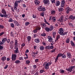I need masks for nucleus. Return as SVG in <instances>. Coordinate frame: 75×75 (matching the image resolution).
Here are the masks:
<instances>
[{
	"label": "nucleus",
	"mask_w": 75,
	"mask_h": 75,
	"mask_svg": "<svg viewBox=\"0 0 75 75\" xmlns=\"http://www.w3.org/2000/svg\"><path fill=\"white\" fill-rule=\"evenodd\" d=\"M50 0H44L43 1V2L44 3V4H47L48 3H49Z\"/></svg>",
	"instance_id": "nucleus-19"
},
{
	"label": "nucleus",
	"mask_w": 75,
	"mask_h": 75,
	"mask_svg": "<svg viewBox=\"0 0 75 75\" xmlns=\"http://www.w3.org/2000/svg\"><path fill=\"white\" fill-rule=\"evenodd\" d=\"M58 33L59 34H60V35H61L62 36H64L65 35H66L67 34H68V32H66L64 33V30L63 28H60L58 31Z\"/></svg>",
	"instance_id": "nucleus-1"
},
{
	"label": "nucleus",
	"mask_w": 75,
	"mask_h": 75,
	"mask_svg": "<svg viewBox=\"0 0 75 75\" xmlns=\"http://www.w3.org/2000/svg\"><path fill=\"white\" fill-rule=\"evenodd\" d=\"M69 18H68V15H66L65 16L64 19V21H66L67 20H68Z\"/></svg>",
	"instance_id": "nucleus-13"
},
{
	"label": "nucleus",
	"mask_w": 75,
	"mask_h": 75,
	"mask_svg": "<svg viewBox=\"0 0 75 75\" xmlns=\"http://www.w3.org/2000/svg\"><path fill=\"white\" fill-rule=\"evenodd\" d=\"M73 10L72 8H70V7H68L65 8L66 13L67 14H69V12L71 11H72Z\"/></svg>",
	"instance_id": "nucleus-2"
},
{
	"label": "nucleus",
	"mask_w": 75,
	"mask_h": 75,
	"mask_svg": "<svg viewBox=\"0 0 75 75\" xmlns=\"http://www.w3.org/2000/svg\"><path fill=\"white\" fill-rule=\"evenodd\" d=\"M41 26L43 27H46V24L44 23H42L41 24Z\"/></svg>",
	"instance_id": "nucleus-23"
},
{
	"label": "nucleus",
	"mask_w": 75,
	"mask_h": 75,
	"mask_svg": "<svg viewBox=\"0 0 75 75\" xmlns=\"http://www.w3.org/2000/svg\"><path fill=\"white\" fill-rule=\"evenodd\" d=\"M38 9L39 11H45V7H42V6H40L38 7Z\"/></svg>",
	"instance_id": "nucleus-4"
},
{
	"label": "nucleus",
	"mask_w": 75,
	"mask_h": 75,
	"mask_svg": "<svg viewBox=\"0 0 75 75\" xmlns=\"http://www.w3.org/2000/svg\"><path fill=\"white\" fill-rule=\"evenodd\" d=\"M75 59L74 58H73L71 60V62H72V63H74L75 62Z\"/></svg>",
	"instance_id": "nucleus-57"
},
{
	"label": "nucleus",
	"mask_w": 75,
	"mask_h": 75,
	"mask_svg": "<svg viewBox=\"0 0 75 75\" xmlns=\"http://www.w3.org/2000/svg\"><path fill=\"white\" fill-rule=\"evenodd\" d=\"M17 57V56H16V54H13L12 55L11 59L12 61H15V60L16 59V58Z\"/></svg>",
	"instance_id": "nucleus-8"
},
{
	"label": "nucleus",
	"mask_w": 75,
	"mask_h": 75,
	"mask_svg": "<svg viewBox=\"0 0 75 75\" xmlns=\"http://www.w3.org/2000/svg\"><path fill=\"white\" fill-rule=\"evenodd\" d=\"M38 30L36 29H35L33 31V33H37V31Z\"/></svg>",
	"instance_id": "nucleus-53"
},
{
	"label": "nucleus",
	"mask_w": 75,
	"mask_h": 75,
	"mask_svg": "<svg viewBox=\"0 0 75 75\" xmlns=\"http://www.w3.org/2000/svg\"><path fill=\"white\" fill-rule=\"evenodd\" d=\"M8 21L9 22H13V19L11 18H10Z\"/></svg>",
	"instance_id": "nucleus-60"
},
{
	"label": "nucleus",
	"mask_w": 75,
	"mask_h": 75,
	"mask_svg": "<svg viewBox=\"0 0 75 75\" xmlns=\"http://www.w3.org/2000/svg\"><path fill=\"white\" fill-rule=\"evenodd\" d=\"M18 3H20V1H15V4H17V5H18Z\"/></svg>",
	"instance_id": "nucleus-34"
},
{
	"label": "nucleus",
	"mask_w": 75,
	"mask_h": 75,
	"mask_svg": "<svg viewBox=\"0 0 75 75\" xmlns=\"http://www.w3.org/2000/svg\"><path fill=\"white\" fill-rule=\"evenodd\" d=\"M7 38H4L2 39V41L3 42H4V43L5 42H6V41H7Z\"/></svg>",
	"instance_id": "nucleus-24"
},
{
	"label": "nucleus",
	"mask_w": 75,
	"mask_h": 75,
	"mask_svg": "<svg viewBox=\"0 0 75 75\" xmlns=\"http://www.w3.org/2000/svg\"><path fill=\"white\" fill-rule=\"evenodd\" d=\"M26 63L27 64H29L30 63V61L29 60H26Z\"/></svg>",
	"instance_id": "nucleus-43"
},
{
	"label": "nucleus",
	"mask_w": 75,
	"mask_h": 75,
	"mask_svg": "<svg viewBox=\"0 0 75 75\" xmlns=\"http://www.w3.org/2000/svg\"><path fill=\"white\" fill-rule=\"evenodd\" d=\"M39 48L40 51H43V50H44L45 47L42 46H41Z\"/></svg>",
	"instance_id": "nucleus-11"
},
{
	"label": "nucleus",
	"mask_w": 75,
	"mask_h": 75,
	"mask_svg": "<svg viewBox=\"0 0 75 75\" xmlns=\"http://www.w3.org/2000/svg\"><path fill=\"white\" fill-rule=\"evenodd\" d=\"M71 46H72L73 47H75V43H74V42L73 41H71Z\"/></svg>",
	"instance_id": "nucleus-29"
},
{
	"label": "nucleus",
	"mask_w": 75,
	"mask_h": 75,
	"mask_svg": "<svg viewBox=\"0 0 75 75\" xmlns=\"http://www.w3.org/2000/svg\"><path fill=\"white\" fill-rule=\"evenodd\" d=\"M33 18H37V16H36V15L33 14Z\"/></svg>",
	"instance_id": "nucleus-47"
},
{
	"label": "nucleus",
	"mask_w": 75,
	"mask_h": 75,
	"mask_svg": "<svg viewBox=\"0 0 75 75\" xmlns=\"http://www.w3.org/2000/svg\"><path fill=\"white\" fill-rule=\"evenodd\" d=\"M62 54L61 53H59L58 54L57 57H58L59 58V57H62Z\"/></svg>",
	"instance_id": "nucleus-41"
},
{
	"label": "nucleus",
	"mask_w": 75,
	"mask_h": 75,
	"mask_svg": "<svg viewBox=\"0 0 75 75\" xmlns=\"http://www.w3.org/2000/svg\"><path fill=\"white\" fill-rule=\"evenodd\" d=\"M58 56H57L56 58L55 59V62H56L57 61V60H58Z\"/></svg>",
	"instance_id": "nucleus-59"
},
{
	"label": "nucleus",
	"mask_w": 75,
	"mask_h": 75,
	"mask_svg": "<svg viewBox=\"0 0 75 75\" xmlns=\"http://www.w3.org/2000/svg\"><path fill=\"white\" fill-rule=\"evenodd\" d=\"M17 6H18V5L17 4L14 3V10H17Z\"/></svg>",
	"instance_id": "nucleus-20"
},
{
	"label": "nucleus",
	"mask_w": 75,
	"mask_h": 75,
	"mask_svg": "<svg viewBox=\"0 0 75 75\" xmlns=\"http://www.w3.org/2000/svg\"><path fill=\"white\" fill-rule=\"evenodd\" d=\"M44 72H45V71H44V70H40V72L41 74H42V73H43V72H44Z\"/></svg>",
	"instance_id": "nucleus-50"
},
{
	"label": "nucleus",
	"mask_w": 75,
	"mask_h": 75,
	"mask_svg": "<svg viewBox=\"0 0 75 75\" xmlns=\"http://www.w3.org/2000/svg\"><path fill=\"white\" fill-rule=\"evenodd\" d=\"M15 45L16 46H17V45H18V41H17V39H16L15 40Z\"/></svg>",
	"instance_id": "nucleus-33"
},
{
	"label": "nucleus",
	"mask_w": 75,
	"mask_h": 75,
	"mask_svg": "<svg viewBox=\"0 0 75 75\" xmlns=\"http://www.w3.org/2000/svg\"><path fill=\"white\" fill-rule=\"evenodd\" d=\"M1 59L3 61H4L6 60V57H3Z\"/></svg>",
	"instance_id": "nucleus-26"
},
{
	"label": "nucleus",
	"mask_w": 75,
	"mask_h": 75,
	"mask_svg": "<svg viewBox=\"0 0 75 75\" xmlns=\"http://www.w3.org/2000/svg\"><path fill=\"white\" fill-rule=\"evenodd\" d=\"M10 35L11 36L14 37V34H13V31H12L11 32Z\"/></svg>",
	"instance_id": "nucleus-52"
},
{
	"label": "nucleus",
	"mask_w": 75,
	"mask_h": 75,
	"mask_svg": "<svg viewBox=\"0 0 75 75\" xmlns=\"http://www.w3.org/2000/svg\"><path fill=\"white\" fill-rule=\"evenodd\" d=\"M70 41V38H67V39L66 40V43L69 44Z\"/></svg>",
	"instance_id": "nucleus-15"
},
{
	"label": "nucleus",
	"mask_w": 75,
	"mask_h": 75,
	"mask_svg": "<svg viewBox=\"0 0 75 75\" xmlns=\"http://www.w3.org/2000/svg\"><path fill=\"white\" fill-rule=\"evenodd\" d=\"M45 30L47 31V32H49L50 31V28L48 27H46L45 28Z\"/></svg>",
	"instance_id": "nucleus-28"
},
{
	"label": "nucleus",
	"mask_w": 75,
	"mask_h": 75,
	"mask_svg": "<svg viewBox=\"0 0 75 75\" xmlns=\"http://www.w3.org/2000/svg\"><path fill=\"white\" fill-rule=\"evenodd\" d=\"M9 15L7 14V13H6L5 14H3L1 13L0 14V16L1 17H5V18H9L10 16H8Z\"/></svg>",
	"instance_id": "nucleus-3"
},
{
	"label": "nucleus",
	"mask_w": 75,
	"mask_h": 75,
	"mask_svg": "<svg viewBox=\"0 0 75 75\" xmlns=\"http://www.w3.org/2000/svg\"><path fill=\"white\" fill-rule=\"evenodd\" d=\"M69 18L70 19H71V20H74V16H73L71 15L69 17Z\"/></svg>",
	"instance_id": "nucleus-35"
},
{
	"label": "nucleus",
	"mask_w": 75,
	"mask_h": 75,
	"mask_svg": "<svg viewBox=\"0 0 75 75\" xmlns=\"http://www.w3.org/2000/svg\"><path fill=\"white\" fill-rule=\"evenodd\" d=\"M15 63L17 64H20V61L18 60H16L15 61Z\"/></svg>",
	"instance_id": "nucleus-27"
},
{
	"label": "nucleus",
	"mask_w": 75,
	"mask_h": 75,
	"mask_svg": "<svg viewBox=\"0 0 75 75\" xmlns=\"http://www.w3.org/2000/svg\"><path fill=\"white\" fill-rule=\"evenodd\" d=\"M75 68V66H72L69 69H67V70L69 72H72V71H74V69Z\"/></svg>",
	"instance_id": "nucleus-5"
},
{
	"label": "nucleus",
	"mask_w": 75,
	"mask_h": 75,
	"mask_svg": "<svg viewBox=\"0 0 75 75\" xmlns=\"http://www.w3.org/2000/svg\"><path fill=\"white\" fill-rule=\"evenodd\" d=\"M4 28V26H3V25H0V28H1V29H3Z\"/></svg>",
	"instance_id": "nucleus-46"
},
{
	"label": "nucleus",
	"mask_w": 75,
	"mask_h": 75,
	"mask_svg": "<svg viewBox=\"0 0 75 75\" xmlns=\"http://www.w3.org/2000/svg\"><path fill=\"white\" fill-rule=\"evenodd\" d=\"M60 72L62 74H64L65 72V71L63 69H60Z\"/></svg>",
	"instance_id": "nucleus-37"
},
{
	"label": "nucleus",
	"mask_w": 75,
	"mask_h": 75,
	"mask_svg": "<svg viewBox=\"0 0 75 75\" xmlns=\"http://www.w3.org/2000/svg\"><path fill=\"white\" fill-rule=\"evenodd\" d=\"M14 49L15 50H14V53L15 54L16 53L18 54L19 53V50H18V48L17 47V46L15 45Z\"/></svg>",
	"instance_id": "nucleus-6"
},
{
	"label": "nucleus",
	"mask_w": 75,
	"mask_h": 75,
	"mask_svg": "<svg viewBox=\"0 0 75 75\" xmlns=\"http://www.w3.org/2000/svg\"><path fill=\"white\" fill-rule=\"evenodd\" d=\"M65 4V1L64 0H62L61 4V7H64Z\"/></svg>",
	"instance_id": "nucleus-7"
},
{
	"label": "nucleus",
	"mask_w": 75,
	"mask_h": 75,
	"mask_svg": "<svg viewBox=\"0 0 75 75\" xmlns=\"http://www.w3.org/2000/svg\"><path fill=\"white\" fill-rule=\"evenodd\" d=\"M30 24V23L28 22H27L25 23V25L26 26H27V25H28Z\"/></svg>",
	"instance_id": "nucleus-42"
},
{
	"label": "nucleus",
	"mask_w": 75,
	"mask_h": 75,
	"mask_svg": "<svg viewBox=\"0 0 75 75\" xmlns=\"http://www.w3.org/2000/svg\"><path fill=\"white\" fill-rule=\"evenodd\" d=\"M47 38L48 39V41L51 42L52 41H53V39H52V37L48 36H47Z\"/></svg>",
	"instance_id": "nucleus-9"
},
{
	"label": "nucleus",
	"mask_w": 75,
	"mask_h": 75,
	"mask_svg": "<svg viewBox=\"0 0 75 75\" xmlns=\"http://www.w3.org/2000/svg\"><path fill=\"white\" fill-rule=\"evenodd\" d=\"M51 14H55V11H51Z\"/></svg>",
	"instance_id": "nucleus-40"
},
{
	"label": "nucleus",
	"mask_w": 75,
	"mask_h": 75,
	"mask_svg": "<svg viewBox=\"0 0 75 75\" xmlns=\"http://www.w3.org/2000/svg\"><path fill=\"white\" fill-rule=\"evenodd\" d=\"M62 58L65 59L67 57V56H66V55L64 54H62Z\"/></svg>",
	"instance_id": "nucleus-38"
},
{
	"label": "nucleus",
	"mask_w": 75,
	"mask_h": 75,
	"mask_svg": "<svg viewBox=\"0 0 75 75\" xmlns=\"http://www.w3.org/2000/svg\"><path fill=\"white\" fill-rule=\"evenodd\" d=\"M32 56H33V57H35V56H36L35 53V52H32Z\"/></svg>",
	"instance_id": "nucleus-39"
},
{
	"label": "nucleus",
	"mask_w": 75,
	"mask_h": 75,
	"mask_svg": "<svg viewBox=\"0 0 75 75\" xmlns=\"http://www.w3.org/2000/svg\"><path fill=\"white\" fill-rule=\"evenodd\" d=\"M64 11V8L60 7L59 8V12H61V11Z\"/></svg>",
	"instance_id": "nucleus-22"
},
{
	"label": "nucleus",
	"mask_w": 75,
	"mask_h": 75,
	"mask_svg": "<svg viewBox=\"0 0 75 75\" xmlns=\"http://www.w3.org/2000/svg\"><path fill=\"white\" fill-rule=\"evenodd\" d=\"M14 23H15V25H17V26H20V25L19 24V23H18L17 21H15L14 22Z\"/></svg>",
	"instance_id": "nucleus-17"
},
{
	"label": "nucleus",
	"mask_w": 75,
	"mask_h": 75,
	"mask_svg": "<svg viewBox=\"0 0 75 75\" xmlns=\"http://www.w3.org/2000/svg\"><path fill=\"white\" fill-rule=\"evenodd\" d=\"M44 12H42L40 14V16H42V17H44Z\"/></svg>",
	"instance_id": "nucleus-45"
},
{
	"label": "nucleus",
	"mask_w": 75,
	"mask_h": 75,
	"mask_svg": "<svg viewBox=\"0 0 75 75\" xmlns=\"http://www.w3.org/2000/svg\"><path fill=\"white\" fill-rule=\"evenodd\" d=\"M51 1L52 2V3H55V0H51Z\"/></svg>",
	"instance_id": "nucleus-63"
},
{
	"label": "nucleus",
	"mask_w": 75,
	"mask_h": 75,
	"mask_svg": "<svg viewBox=\"0 0 75 75\" xmlns=\"http://www.w3.org/2000/svg\"><path fill=\"white\" fill-rule=\"evenodd\" d=\"M67 57L69 58H71V54L69 53H67Z\"/></svg>",
	"instance_id": "nucleus-21"
},
{
	"label": "nucleus",
	"mask_w": 75,
	"mask_h": 75,
	"mask_svg": "<svg viewBox=\"0 0 75 75\" xmlns=\"http://www.w3.org/2000/svg\"><path fill=\"white\" fill-rule=\"evenodd\" d=\"M55 50H56V49L55 48L54 49H53L51 51V52H55Z\"/></svg>",
	"instance_id": "nucleus-54"
},
{
	"label": "nucleus",
	"mask_w": 75,
	"mask_h": 75,
	"mask_svg": "<svg viewBox=\"0 0 75 75\" xmlns=\"http://www.w3.org/2000/svg\"><path fill=\"white\" fill-rule=\"evenodd\" d=\"M55 4L56 6H59L60 5V1H57L56 2Z\"/></svg>",
	"instance_id": "nucleus-14"
},
{
	"label": "nucleus",
	"mask_w": 75,
	"mask_h": 75,
	"mask_svg": "<svg viewBox=\"0 0 75 75\" xmlns=\"http://www.w3.org/2000/svg\"><path fill=\"white\" fill-rule=\"evenodd\" d=\"M1 12L2 14H5L7 13L6 10L4 9H2Z\"/></svg>",
	"instance_id": "nucleus-12"
},
{
	"label": "nucleus",
	"mask_w": 75,
	"mask_h": 75,
	"mask_svg": "<svg viewBox=\"0 0 75 75\" xmlns=\"http://www.w3.org/2000/svg\"><path fill=\"white\" fill-rule=\"evenodd\" d=\"M35 4H38L40 3V2L38 1V0H35Z\"/></svg>",
	"instance_id": "nucleus-25"
},
{
	"label": "nucleus",
	"mask_w": 75,
	"mask_h": 75,
	"mask_svg": "<svg viewBox=\"0 0 75 75\" xmlns=\"http://www.w3.org/2000/svg\"><path fill=\"white\" fill-rule=\"evenodd\" d=\"M69 25L70 26V27H74V25H72V23H69Z\"/></svg>",
	"instance_id": "nucleus-48"
},
{
	"label": "nucleus",
	"mask_w": 75,
	"mask_h": 75,
	"mask_svg": "<svg viewBox=\"0 0 75 75\" xmlns=\"http://www.w3.org/2000/svg\"><path fill=\"white\" fill-rule=\"evenodd\" d=\"M11 26L12 28H14V24L13 23H11Z\"/></svg>",
	"instance_id": "nucleus-49"
},
{
	"label": "nucleus",
	"mask_w": 75,
	"mask_h": 75,
	"mask_svg": "<svg viewBox=\"0 0 75 75\" xmlns=\"http://www.w3.org/2000/svg\"><path fill=\"white\" fill-rule=\"evenodd\" d=\"M49 28L50 29V31H52V30H53V29H54V27L52 25H51Z\"/></svg>",
	"instance_id": "nucleus-32"
},
{
	"label": "nucleus",
	"mask_w": 75,
	"mask_h": 75,
	"mask_svg": "<svg viewBox=\"0 0 75 75\" xmlns=\"http://www.w3.org/2000/svg\"><path fill=\"white\" fill-rule=\"evenodd\" d=\"M45 68L46 69H49V64L48 63H47L45 64Z\"/></svg>",
	"instance_id": "nucleus-10"
},
{
	"label": "nucleus",
	"mask_w": 75,
	"mask_h": 75,
	"mask_svg": "<svg viewBox=\"0 0 75 75\" xmlns=\"http://www.w3.org/2000/svg\"><path fill=\"white\" fill-rule=\"evenodd\" d=\"M40 35L42 37H44V36H46V34L44 33H41Z\"/></svg>",
	"instance_id": "nucleus-36"
},
{
	"label": "nucleus",
	"mask_w": 75,
	"mask_h": 75,
	"mask_svg": "<svg viewBox=\"0 0 75 75\" xmlns=\"http://www.w3.org/2000/svg\"><path fill=\"white\" fill-rule=\"evenodd\" d=\"M52 20L54 22H55L56 21V18L55 17H53L52 18Z\"/></svg>",
	"instance_id": "nucleus-30"
},
{
	"label": "nucleus",
	"mask_w": 75,
	"mask_h": 75,
	"mask_svg": "<svg viewBox=\"0 0 75 75\" xmlns=\"http://www.w3.org/2000/svg\"><path fill=\"white\" fill-rule=\"evenodd\" d=\"M31 36H28L27 37V40L28 41V42L30 41H31Z\"/></svg>",
	"instance_id": "nucleus-18"
},
{
	"label": "nucleus",
	"mask_w": 75,
	"mask_h": 75,
	"mask_svg": "<svg viewBox=\"0 0 75 75\" xmlns=\"http://www.w3.org/2000/svg\"><path fill=\"white\" fill-rule=\"evenodd\" d=\"M33 68L34 69H35L37 68V66L36 65L33 66Z\"/></svg>",
	"instance_id": "nucleus-61"
},
{
	"label": "nucleus",
	"mask_w": 75,
	"mask_h": 75,
	"mask_svg": "<svg viewBox=\"0 0 75 75\" xmlns=\"http://www.w3.org/2000/svg\"><path fill=\"white\" fill-rule=\"evenodd\" d=\"M50 49H53V48H54V46L52 45L50 46Z\"/></svg>",
	"instance_id": "nucleus-64"
},
{
	"label": "nucleus",
	"mask_w": 75,
	"mask_h": 75,
	"mask_svg": "<svg viewBox=\"0 0 75 75\" xmlns=\"http://www.w3.org/2000/svg\"><path fill=\"white\" fill-rule=\"evenodd\" d=\"M59 38H60V36L59 35H58L56 37V39L58 40Z\"/></svg>",
	"instance_id": "nucleus-56"
},
{
	"label": "nucleus",
	"mask_w": 75,
	"mask_h": 75,
	"mask_svg": "<svg viewBox=\"0 0 75 75\" xmlns=\"http://www.w3.org/2000/svg\"><path fill=\"white\" fill-rule=\"evenodd\" d=\"M64 16H62L60 18L59 21L61 22V21H62L64 20Z\"/></svg>",
	"instance_id": "nucleus-16"
},
{
	"label": "nucleus",
	"mask_w": 75,
	"mask_h": 75,
	"mask_svg": "<svg viewBox=\"0 0 75 75\" xmlns=\"http://www.w3.org/2000/svg\"><path fill=\"white\" fill-rule=\"evenodd\" d=\"M56 35V32H53V38H55V35Z\"/></svg>",
	"instance_id": "nucleus-51"
},
{
	"label": "nucleus",
	"mask_w": 75,
	"mask_h": 75,
	"mask_svg": "<svg viewBox=\"0 0 75 75\" xmlns=\"http://www.w3.org/2000/svg\"><path fill=\"white\" fill-rule=\"evenodd\" d=\"M45 49H47L48 50H50V46H47L45 47Z\"/></svg>",
	"instance_id": "nucleus-44"
},
{
	"label": "nucleus",
	"mask_w": 75,
	"mask_h": 75,
	"mask_svg": "<svg viewBox=\"0 0 75 75\" xmlns=\"http://www.w3.org/2000/svg\"><path fill=\"white\" fill-rule=\"evenodd\" d=\"M19 60H23V57H20L19 58Z\"/></svg>",
	"instance_id": "nucleus-58"
},
{
	"label": "nucleus",
	"mask_w": 75,
	"mask_h": 75,
	"mask_svg": "<svg viewBox=\"0 0 75 75\" xmlns=\"http://www.w3.org/2000/svg\"><path fill=\"white\" fill-rule=\"evenodd\" d=\"M4 34V32H2L1 33H0V36H1L2 35H3Z\"/></svg>",
	"instance_id": "nucleus-62"
},
{
	"label": "nucleus",
	"mask_w": 75,
	"mask_h": 75,
	"mask_svg": "<svg viewBox=\"0 0 75 75\" xmlns=\"http://www.w3.org/2000/svg\"><path fill=\"white\" fill-rule=\"evenodd\" d=\"M35 42H40V40H39V39H36L35 40Z\"/></svg>",
	"instance_id": "nucleus-31"
},
{
	"label": "nucleus",
	"mask_w": 75,
	"mask_h": 75,
	"mask_svg": "<svg viewBox=\"0 0 75 75\" xmlns=\"http://www.w3.org/2000/svg\"><path fill=\"white\" fill-rule=\"evenodd\" d=\"M4 48V47H3L0 45V51H1L2 50V49H3Z\"/></svg>",
	"instance_id": "nucleus-55"
}]
</instances>
